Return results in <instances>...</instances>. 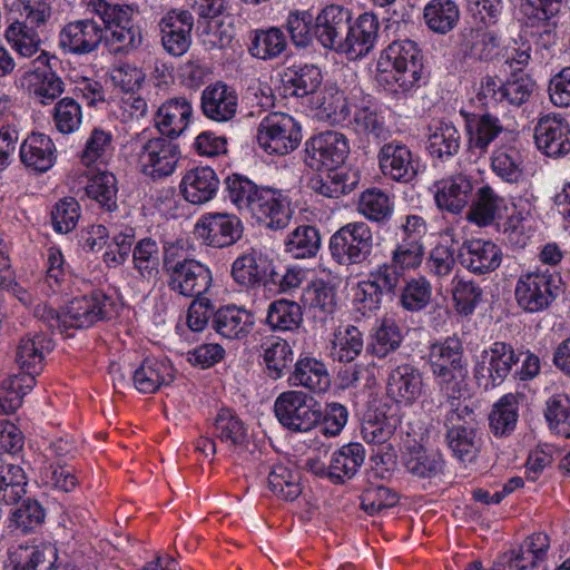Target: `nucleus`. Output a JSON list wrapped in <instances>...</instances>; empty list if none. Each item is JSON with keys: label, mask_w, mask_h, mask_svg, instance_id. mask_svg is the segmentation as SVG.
I'll return each instance as SVG.
<instances>
[{"label": "nucleus", "mask_w": 570, "mask_h": 570, "mask_svg": "<svg viewBox=\"0 0 570 570\" xmlns=\"http://www.w3.org/2000/svg\"><path fill=\"white\" fill-rule=\"evenodd\" d=\"M302 302L313 311L315 315H331L336 308L335 289L324 281H313L304 288Z\"/></svg>", "instance_id": "obj_48"}, {"label": "nucleus", "mask_w": 570, "mask_h": 570, "mask_svg": "<svg viewBox=\"0 0 570 570\" xmlns=\"http://www.w3.org/2000/svg\"><path fill=\"white\" fill-rule=\"evenodd\" d=\"M27 476L21 466L7 463L0 468V501L12 504L26 494Z\"/></svg>", "instance_id": "obj_56"}, {"label": "nucleus", "mask_w": 570, "mask_h": 570, "mask_svg": "<svg viewBox=\"0 0 570 570\" xmlns=\"http://www.w3.org/2000/svg\"><path fill=\"white\" fill-rule=\"evenodd\" d=\"M550 547L549 537L539 532L528 537L518 550L511 551L509 570H529L546 560Z\"/></svg>", "instance_id": "obj_35"}, {"label": "nucleus", "mask_w": 570, "mask_h": 570, "mask_svg": "<svg viewBox=\"0 0 570 570\" xmlns=\"http://www.w3.org/2000/svg\"><path fill=\"white\" fill-rule=\"evenodd\" d=\"M483 291L478 283L455 274L451 283V295L458 314L471 315L482 299Z\"/></svg>", "instance_id": "obj_46"}, {"label": "nucleus", "mask_w": 570, "mask_h": 570, "mask_svg": "<svg viewBox=\"0 0 570 570\" xmlns=\"http://www.w3.org/2000/svg\"><path fill=\"white\" fill-rule=\"evenodd\" d=\"M291 381L293 385L304 386L315 393H324L331 386V379L326 366L313 357L297 361Z\"/></svg>", "instance_id": "obj_38"}, {"label": "nucleus", "mask_w": 570, "mask_h": 570, "mask_svg": "<svg viewBox=\"0 0 570 570\" xmlns=\"http://www.w3.org/2000/svg\"><path fill=\"white\" fill-rule=\"evenodd\" d=\"M279 423L293 432H308L322 420L323 413L314 397L302 391L281 393L274 404Z\"/></svg>", "instance_id": "obj_7"}, {"label": "nucleus", "mask_w": 570, "mask_h": 570, "mask_svg": "<svg viewBox=\"0 0 570 570\" xmlns=\"http://www.w3.org/2000/svg\"><path fill=\"white\" fill-rule=\"evenodd\" d=\"M433 188L438 207L458 214L468 205L473 185L468 176L459 174L436 181Z\"/></svg>", "instance_id": "obj_27"}, {"label": "nucleus", "mask_w": 570, "mask_h": 570, "mask_svg": "<svg viewBox=\"0 0 570 570\" xmlns=\"http://www.w3.org/2000/svg\"><path fill=\"white\" fill-rule=\"evenodd\" d=\"M6 40L12 49L22 58H32L41 65L48 63V56L40 48V37L33 27L23 22L11 23L4 33Z\"/></svg>", "instance_id": "obj_34"}, {"label": "nucleus", "mask_w": 570, "mask_h": 570, "mask_svg": "<svg viewBox=\"0 0 570 570\" xmlns=\"http://www.w3.org/2000/svg\"><path fill=\"white\" fill-rule=\"evenodd\" d=\"M286 48V39L278 28L256 30L252 35L249 53L258 59L268 60L278 57Z\"/></svg>", "instance_id": "obj_52"}, {"label": "nucleus", "mask_w": 570, "mask_h": 570, "mask_svg": "<svg viewBox=\"0 0 570 570\" xmlns=\"http://www.w3.org/2000/svg\"><path fill=\"white\" fill-rule=\"evenodd\" d=\"M407 472L419 478H433L443 469V459L436 451H428L420 444L409 445L403 453Z\"/></svg>", "instance_id": "obj_40"}, {"label": "nucleus", "mask_w": 570, "mask_h": 570, "mask_svg": "<svg viewBox=\"0 0 570 570\" xmlns=\"http://www.w3.org/2000/svg\"><path fill=\"white\" fill-rule=\"evenodd\" d=\"M213 327L222 336L229 340H240L252 331L253 315L236 306H225L215 312Z\"/></svg>", "instance_id": "obj_33"}, {"label": "nucleus", "mask_w": 570, "mask_h": 570, "mask_svg": "<svg viewBox=\"0 0 570 570\" xmlns=\"http://www.w3.org/2000/svg\"><path fill=\"white\" fill-rule=\"evenodd\" d=\"M323 80L321 70L312 65H305L301 68H289L285 72L284 81L288 88L293 89L296 97H305L314 94Z\"/></svg>", "instance_id": "obj_57"}, {"label": "nucleus", "mask_w": 570, "mask_h": 570, "mask_svg": "<svg viewBox=\"0 0 570 570\" xmlns=\"http://www.w3.org/2000/svg\"><path fill=\"white\" fill-rule=\"evenodd\" d=\"M159 247L156 240L146 237L132 248V266L139 277L146 281L156 279L159 273Z\"/></svg>", "instance_id": "obj_49"}, {"label": "nucleus", "mask_w": 570, "mask_h": 570, "mask_svg": "<svg viewBox=\"0 0 570 570\" xmlns=\"http://www.w3.org/2000/svg\"><path fill=\"white\" fill-rule=\"evenodd\" d=\"M556 278L548 269L520 276L514 292L519 306L530 313L546 309L554 299V291L558 289Z\"/></svg>", "instance_id": "obj_13"}, {"label": "nucleus", "mask_w": 570, "mask_h": 570, "mask_svg": "<svg viewBox=\"0 0 570 570\" xmlns=\"http://www.w3.org/2000/svg\"><path fill=\"white\" fill-rule=\"evenodd\" d=\"M423 18L430 30L445 35L456 26L460 9L453 0H431L424 7Z\"/></svg>", "instance_id": "obj_41"}, {"label": "nucleus", "mask_w": 570, "mask_h": 570, "mask_svg": "<svg viewBox=\"0 0 570 570\" xmlns=\"http://www.w3.org/2000/svg\"><path fill=\"white\" fill-rule=\"evenodd\" d=\"M444 424L448 445L453 454L463 462L472 461L479 450L478 423L473 411L468 406H458L446 414Z\"/></svg>", "instance_id": "obj_10"}, {"label": "nucleus", "mask_w": 570, "mask_h": 570, "mask_svg": "<svg viewBox=\"0 0 570 570\" xmlns=\"http://www.w3.org/2000/svg\"><path fill=\"white\" fill-rule=\"evenodd\" d=\"M191 116V102L185 97H175L158 108L155 121L163 135L175 138L187 129Z\"/></svg>", "instance_id": "obj_28"}, {"label": "nucleus", "mask_w": 570, "mask_h": 570, "mask_svg": "<svg viewBox=\"0 0 570 570\" xmlns=\"http://www.w3.org/2000/svg\"><path fill=\"white\" fill-rule=\"evenodd\" d=\"M90 7L105 24L107 45L114 52L129 51L141 43L139 29L134 24L129 7L91 0Z\"/></svg>", "instance_id": "obj_4"}, {"label": "nucleus", "mask_w": 570, "mask_h": 570, "mask_svg": "<svg viewBox=\"0 0 570 570\" xmlns=\"http://www.w3.org/2000/svg\"><path fill=\"white\" fill-rule=\"evenodd\" d=\"M461 46L464 55L470 58L491 60L497 55L500 40L493 30L478 27L464 29Z\"/></svg>", "instance_id": "obj_39"}, {"label": "nucleus", "mask_w": 570, "mask_h": 570, "mask_svg": "<svg viewBox=\"0 0 570 570\" xmlns=\"http://www.w3.org/2000/svg\"><path fill=\"white\" fill-rule=\"evenodd\" d=\"M429 362L442 390L452 397H459L468 376L462 342L456 337H448L442 343L433 344L430 347Z\"/></svg>", "instance_id": "obj_3"}, {"label": "nucleus", "mask_w": 570, "mask_h": 570, "mask_svg": "<svg viewBox=\"0 0 570 570\" xmlns=\"http://www.w3.org/2000/svg\"><path fill=\"white\" fill-rule=\"evenodd\" d=\"M458 256L461 265L475 275L495 271L502 261L500 248L493 242L484 239L465 240Z\"/></svg>", "instance_id": "obj_23"}, {"label": "nucleus", "mask_w": 570, "mask_h": 570, "mask_svg": "<svg viewBox=\"0 0 570 570\" xmlns=\"http://www.w3.org/2000/svg\"><path fill=\"white\" fill-rule=\"evenodd\" d=\"M492 170L503 180L514 184L523 177V158L514 147H501L493 151Z\"/></svg>", "instance_id": "obj_51"}, {"label": "nucleus", "mask_w": 570, "mask_h": 570, "mask_svg": "<svg viewBox=\"0 0 570 570\" xmlns=\"http://www.w3.org/2000/svg\"><path fill=\"white\" fill-rule=\"evenodd\" d=\"M424 390L423 373L413 365H397L389 373L386 394L399 404H414L424 394Z\"/></svg>", "instance_id": "obj_18"}, {"label": "nucleus", "mask_w": 570, "mask_h": 570, "mask_svg": "<svg viewBox=\"0 0 570 570\" xmlns=\"http://www.w3.org/2000/svg\"><path fill=\"white\" fill-rule=\"evenodd\" d=\"M358 210L371 220L381 222L392 213L389 196L377 188L366 189L358 200Z\"/></svg>", "instance_id": "obj_64"}, {"label": "nucleus", "mask_w": 570, "mask_h": 570, "mask_svg": "<svg viewBox=\"0 0 570 570\" xmlns=\"http://www.w3.org/2000/svg\"><path fill=\"white\" fill-rule=\"evenodd\" d=\"M196 233L207 245L225 247L234 244L242 235L240 220L228 214H208L196 225Z\"/></svg>", "instance_id": "obj_20"}, {"label": "nucleus", "mask_w": 570, "mask_h": 570, "mask_svg": "<svg viewBox=\"0 0 570 570\" xmlns=\"http://www.w3.org/2000/svg\"><path fill=\"white\" fill-rule=\"evenodd\" d=\"M520 12L525 27L550 33L567 0H520Z\"/></svg>", "instance_id": "obj_32"}, {"label": "nucleus", "mask_w": 570, "mask_h": 570, "mask_svg": "<svg viewBox=\"0 0 570 570\" xmlns=\"http://www.w3.org/2000/svg\"><path fill=\"white\" fill-rule=\"evenodd\" d=\"M226 184L230 202L268 228L282 229L289 223V203L279 191L258 188L249 179L237 175L229 177Z\"/></svg>", "instance_id": "obj_1"}, {"label": "nucleus", "mask_w": 570, "mask_h": 570, "mask_svg": "<svg viewBox=\"0 0 570 570\" xmlns=\"http://www.w3.org/2000/svg\"><path fill=\"white\" fill-rule=\"evenodd\" d=\"M461 144V135L452 124H440L430 135L428 150L438 159L451 157L458 153Z\"/></svg>", "instance_id": "obj_58"}, {"label": "nucleus", "mask_w": 570, "mask_h": 570, "mask_svg": "<svg viewBox=\"0 0 570 570\" xmlns=\"http://www.w3.org/2000/svg\"><path fill=\"white\" fill-rule=\"evenodd\" d=\"M30 95L40 104L47 105L62 95L65 83L55 72L35 70L26 73Z\"/></svg>", "instance_id": "obj_43"}, {"label": "nucleus", "mask_w": 570, "mask_h": 570, "mask_svg": "<svg viewBox=\"0 0 570 570\" xmlns=\"http://www.w3.org/2000/svg\"><path fill=\"white\" fill-rule=\"evenodd\" d=\"M365 450L361 443H348L332 454L330 479L342 483L355 475L364 463Z\"/></svg>", "instance_id": "obj_37"}, {"label": "nucleus", "mask_w": 570, "mask_h": 570, "mask_svg": "<svg viewBox=\"0 0 570 570\" xmlns=\"http://www.w3.org/2000/svg\"><path fill=\"white\" fill-rule=\"evenodd\" d=\"M110 298L101 292L89 296L76 297L69 302L63 312L65 332L69 328H87L109 316Z\"/></svg>", "instance_id": "obj_14"}, {"label": "nucleus", "mask_w": 570, "mask_h": 570, "mask_svg": "<svg viewBox=\"0 0 570 570\" xmlns=\"http://www.w3.org/2000/svg\"><path fill=\"white\" fill-rule=\"evenodd\" d=\"M348 153V141L343 134L325 131L307 140L305 164L314 170L332 171L345 161Z\"/></svg>", "instance_id": "obj_12"}, {"label": "nucleus", "mask_w": 570, "mask_h": 570, "mask_svg": "<svg viewBox=\"0 0 570 570\" xmlns=\"http://www.w3.org/2000/svg\"><path fill=\"white\" fill-rule=\"evenodd\" d=\"M219 180L209 167L188 170L181 179L180 190L184 198L191 204L209 202L218 189Z\"/></svg>", "instance_id": "obj_31"}, {"label": "nucleus", "mask_w": 570, "mask_h": 570, "mask_svg": "<svg viewBox=\"0 0 570 570\" xmlns=\"http://www.w3.org/2000/svg\"><path fill=\"white\" fill-rule=\"evenodd\" d=\"M382 174L399 183L412 181L419 171V159L401 141L384 144L377 155Z\"/></svg>", "instance_id": "obj_15"}, {"label": "nucleus", "mask_w": 570, "mask_h": 570, "mask_svg": "<svg viewBox=\"0 0 570 570\" xmlns=\"http://www.w3.org/2000/svg\"><path fill=\"white\" fill-rule=\"evenodd\" d=\"M503 206L504 199L490 186H483L476 191L468 218L479 226H488L495 220Z\"/></svg>", "instance_id": "obj_45"}, {"label": "nucleus", "mask_w": 570, "mask_h": 570, "mask_svg": "<svg viewBox=\"0 0 570 570\" xmlns=\"http://www.w3.org/2000/svg\"><path fill=\"white\" fill-rule=\"evenodd\" d=\"M194 18L187 10H170L158 22L164 49L174 57L183 56L191 43Z\"/></svg>", "instance_id": "obj_17"}, {"label": "nucleus", "mask_w": 570, "mask_h": 570, "mask_svg": "<svg viewBox=\"0 0 570 570\" xmlns=\"http://www.w3.org/2000/svg\"><path fill=\"white\" fill-rule=\"evenodd\" d=\"M35 377L27 373L8 376L0 385V413L9 414L22 404V397L33 387Z\"/></svg>", "instance_id": "obj_44"}, {"label": "nucleus", "mask_w": 570, "mask_h": 570, "mask_svg": "<svg viewBox=\"0 0 570 570\" xmlns=\"http://www.w3.org/2000/svg\"><path fill=\"white\" fill-rule=\"evenodd\" d=\"M351 12L338 4L326 6L315 18L314 29L324 48L340 52L351 22Z\"/></svg>", "instance_id": "obj_19"}, {"label": "nucleus", "mask_w": 570, "mask_h": 570, "mask_svg": "<svg viewBox=\"0 0 570 570\" xmlns=\"http://www.w3.org/2000/svg\"><path fill=\"white\" fill-rule=\"evenodd\" d=\"M363 348L362 333L357 327L348 325L338 328L331 341V356L342 363L352 362Z\"/></svg>", "instance_id": "obj_50"}, {"label": "nucleus", "mask_w": 570, "mask_h": 570, "mask_svg": "<svg viewBox=\"0 0 570 570\" xmlns=\"http://www.w3.org/2000/svg\"><path fill=\"white\" fill-rule=\"evenodd\" d=\"M238 107V96L234 88L222 81L207 86L200 97L204 116L216 122L233 119Z\"/></svg>", "instance_id": "obj_22"}, {"label": "nucleus", "mask_w": 570, "mask_h": 570, "mask_svg": "<svg viewBox=\"0 0 570 570\" xmlns=\"http://www.w3.org/2000/svg\"><path fill=\"white\" fill-rule=\"evenodd\" d=\"M534 140L539 150L549 157H560L570 151V126L557 114L541 116L534 127Z\"/></svg>", "instance_id": "obj_16"}, {"label": "nucleus", "mask_w": 570, "mask_h": 570, "mask_svg": "<svg viewBox=\"0 0 570 570\" xmlns=\"http://www.w3.org/2000/svg\"><path fill=\"white\" fill-rule=\"evenodd\" d=\"M214 434L230 446L242 444L246 439V429L240 419L228 409H222L214 423Z\"/></svg>", "instance_id": "obj_59"}, {"label": "nucleus", "mask_w": 570, "mask_h": 570, "mask_svg": "<svg viewBox=\"0 0 570 570\" xmlns=\"http://www.w3.org/2000/svg\"><path fill=\"white\" fill-rule=\"evenodd\" d=\"M268 488L276 497L293 501L302 493L299 473L284 464H276L268 474Z\"/></svg>", "instance_id": "obj_53"}, {"label": "nucleus", "mask_w": 570, "mask_h": 570, "mask_svg": "<svg viewBox=\"0 0 570 570\" xmlns=\"http://www.w3.org/2000/svg\"><path fill=\"white\" fill-rule=\"evenodd\" d=\"M173 365L167 360L145 358L132 373L135 389L144 394L155 393L174 381Z\"/></svg>", "instance_id": "obj_29"}, {"label": "nucleus", "mask_w": 570, "mask_h": 570, "mask_svg": "<svg viewBox=\"0 0 570 570\" xmlns=\"http://www.w3.org/2000/svg\"><path fill=\"white\" fill-rule=\"evenodd\" d=\"M379 19L374 13L365 12L350 24L340 52L351 59L366 56L375 46L379 32Z\"/></svg>", "instance_id": "obj_21"}, {"label": "nucleus", "mask_w": 570, "mask_h": 570, "mask_svg": "<svg viewBox=\"0 0 570 570\" xmlns=\"http://www.w3.org/2000/svg\"><path fill=\"white\" fill-rule=\"evenodd\" d=\"M520 394L509 393L494 403L490 414L489 424L497 436L510 434L518 422Z\"/></svg>", "instance_id": "obj_42"}, {"label": "nucleus", "mask_w": 570, "mask_h": 570, "mask_svg": "<svg viewBox=\"0 0 570 570\" xmlns=\"http://www.w3.org/2000/svg\"><path fill=\"white\" fill-rule=\"evenodd\" d=\"M376 80L385 90L406 94L421 79L422 57L417 45L409 39L390 43L380 55Z\"/></svg>", "instance_id": "obj_2"}, {"label": "nucleus", "mask_w": 570, "mask_h": 570, "mask_svg": "<svg viewBox=\"0 0 570 570\" xmlns=\"http://www.w3.org/2000/svg\"><path fill=\"white\" fill-rule=\"evenodd\" d=\"M23 166L33 173H46L56 160V146L52 139L40 132H31L22 141L19 149Z\"/></svg>", "instance_id": "obj_26"}, {"label": "nucleus", "mask_w": 570, "mask_h": 570, "mask_svg": "<svg viewBox=\"0 0 570 570\" xmlns=\"http://www.w3.org/2000/svg\"><path fill=\"white\" fill-rule=\"evenodd\" d=\"M352 124L355 131L371 136L376 140H385L390 134L383 117L379 114L376 104L371 100L356 106Z\"/></svg>", "instance_id": "obj_47"}, {"label": "nucleus", "mask_w": 570, "mask_h": 570, "mask_svg": "<svg viewBox=\"0 0 570 570\" xmlns=\"http://www.w3.org/2000/svg\"><path fill=\"white\" fill-rule=\"evenodd\" d=\"M272 261L261 250L252 249L236 258L232 276L240 285L255 286L264 283L272 273Z\"/></svg>", "instance_id": "obj_30"}, {"label": "nucleus", "mask_w": 570, "mask_h": 570, "mask_svg": "<svg viewBox=\"0 0 570 570\" xmlns=\"http://www.w3.org/2000/svg\"><path fill=\"white\" fill-rule=\"evenodd\" d=\"M52 120L56 129L61 134L76 131L82 120L80 105L70 97L60 99L52 109Z\"/></svg>", "instance_id": "obj_60"}, {"label": "nucleus", "mask_w": 570, "mask_h": 570, "mask_svg": "<svg viewBox=\"0 0 570 570\" xmlns=\"http://www.w3.org/2000/svg\"><path fill=\"white\" fill-rule=\"evenodd\" d=\"M88 197L96 200L107 210L116 208V177L111 173H100L94 176L86 186Z\"/></svg>", "instance_id": "obj_61"}, {"label": "nucleus", "mask_w": 570, "mask_h": 570, "mask_svg": "<svg viewBox=\"0 0 570 570\" xmlns=\"http://www.w3.org/2000/svg\"><path fill=\"white\" fill-rule=\"evenodd\" d=\"M373 236L363 222L350 223L333 234L330 240L332 257L340 264H360L371 254Z\"/></svg>", "instance_id": "obj_8"}, {"label": "nucleus", "mask_w": 570, "mask_h": 570, "mask_svg": "<svg viewBox=\"0 0 570 570\" xmlns=\"http://www.w3.org/2000/svg\"><path fill=\"white\" fill-rule=\"evenodd\" d=\"M301 140L299 124L284 112L267 115L257 127V145L268 155H287L299 146Z\"/></svg>", "instance_id": "obj_6"}, {"label": "nucleus", "mask_w": 570, "mask_h": 570, "mask_svg": "<svg viewBox=\"0 0 570 570\" xmlns=\"http://www.w3.org/2000/svg\"><path fill=\"white\" fill-rule=\"evenodd\" d=\"M468 150L476 156L487 153L489 145L502 132L500 120L492 115H483L468 121Z\"/></svg>", "instance_id": "obj_36"}, {"label": "nucleus", "mask_w": 570, "mask_h": 570, "mask_svg": "<svg viewBox=\"0 0 570 570\" xmlns=\"http://www.w3.org/2000/svg\"><path fill=\"white\" fill-rule=\"evenodd\" d=\"M134 146L140 170L153 178L171 175L180 158L178 145L166 138H139Z\"/></svg>", "instance_id": "obj_9"}, {"label": "nucleus", "mask_w": 570, "mask_h": 570, "mask_svg": "<svg viewBox=\"0 0 570 570\" xmlns=\"http://www.w3.org/2000/svg\"><path fill=\"white\" fill-rule=\"evenodd\" d=\"M52 348V341L46 334L29 333L18 342L16 362L24 373L35 377L42 371L46 356Z\"/></svg>", "instance_id": "obj_25"}, {"label": "nucleus", "mask_w": 570, "mask_h": 570, "mask_svg": "<svg viewBox=\"0 0 570 570\" xmlns=\"http://www.w3.org/2000/svg\"><path fill=\"white\" fill-rule=\"evenodd\" d=\"M177 247L165 248L164 269L171 291L186 297H198L210 286V271L195 259H176Z\"/></svg>", "instance_id": "obj_5"}, {"label": "nucleus", "mask_w": 570, "mask_h": 570, "mask_svg": "<svg viewBox=\"0 0 570 570\" xmlns=\"http://www.w3.org/2000/svg\"><path fill=\"white\" fill-rule=\"evenodd\" d=\"M266 321L275 330H296L303 321L301 306L293 301L277 299L269 305Z\"/></svg>", "instance_id": "obj_55"}, {"label": "nucleus", "mask_w": 570, "mask_h": 570, "mask_svg": "<svg viewBox=\"0 0 570 570\" xmlns=\"http://www.w3.org/2000/svg\"><path fill=\"white\" fill-rule=\"evenodd\" d=\"M519 361V354L504 342H495L481 354V361L475 365L474 379L484 391L499 386Z\"/></svg>", "instance_id": "obj_11"}, {"label": "nucleus", "mask_w": 570, "mask_h": 570, "mask_svg": "<svg viewBox=\"0 0 570 570\" xmlns=\"http://www.w3.org/2000/svg\"><path fill=\"white\" fill-rule=\"evenodd\" d=\"M318 230L309 225H302L288 234L285 240L286 252L295 258L313 257L320 249Z\"/></svg>", "instance_id": "obj_54"}, {"label": "nucleus", "mask_w": 570, "mask_h": 570, "mask_svg": "<svg viewBox=\"0 0 570 570\" xmlns=\"http://www.w3.org/2000/svg\"><path fill=\"white\" fill-rule=\"evenodd\" d=\"M544 416L552 430L564 438H570V399L568 395H552L547 401Z\"/></svg>", "instance_id": "obj_62"}, {"label": "nucleus", "mask_w": 570, "mask_h": 570, "mask_svg": "<svg viewBox=\"0 0 570 570\" xmlns=\"http://www.w3.org/2000/svg\"><path fill=\"white\" fill-rule=\"evenodd\" d=\"M104 38L98 22L86 19L70 22L59 35L60 46L72 53H88L95 50Z\"/></svg>", "instance_id": "obj_24"}, {"label": "nucleus", "mask_w": 570, "mask_h": 570, "mask_svg": "<svg viewBox=\"0 0 570 570\" xmlns=\"http://www.w3.org/2000/svg\"><path fill=\"white\" fill-rule=\"evenodd\" d=\"M112 151V136L110 132L100 128H95L85 145L81 153V161L86 166L96 163H104Z\"/></svg>", "instance_id": "obj_63"}]
</instances>
